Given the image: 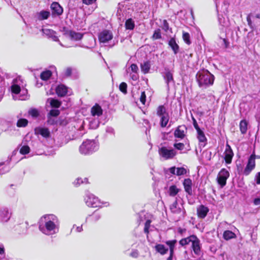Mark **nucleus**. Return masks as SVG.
Masks as SVG:
<instances>
[{
  "mask_svg": "<svg viewBox=\"0 0 260 260\" xmlns=\"http://www.w3.org/2000/svg\"><path fill=\"white\" fill-rule=\"evenodd\" d=\"M60 222L54 214H46L41 217L39 222V229L44 234L52 236L58 233Z\"/></svg>",
  "mask_w": 260,
  "mask_h": 260,
  "instance_id": "1",
  "label": "nucleus"
},
{
  "mask_svg": "<svg viewBox=\"0 0 260 260\" xmlns=\"http://www.w3.org/2000/svg\"><path fill=\"white\" fill-rule=\"evenodd\" d=\"M26 82L21 76H18L14 79L11 86V92L13 99L19 100H26L29 98L27 89L26 88Z\"/></svg>",
  "mask_w": 260,
  "mask_h": 260,
  "instance_id": "2",
  "label": "nucleus"
},
{
  "mask_svg": "<svg viewBox=\"0 0 260 260\" xmlns=\"http://www.w3.org/2000/svg\"><path fill=\"white\" fill-rule=\"evenodd\" d=\"M196 79L200 87L206 88L213 84L214 77L208 70H203L197 73Z\"/></svg>",
  "mask_w": 260,
  "mask_h": 260,
  "instance_id": "3",
  "label": "nucleus"
},
{
  "mask_svg": "<svg viewBox=\"0 0 260 260\" xmlns=\"http://www.w3.org/2000/svg\"><path fill=\"white\" fill-rule=\"evenodd\" d=\"M99 149L98 142L94 140H86L84 141L79 147L80 153L87 155L92 153Z\"/></svg>",
  "mask_w": 260,
  "mask_h": 260,
  "instance_id": "4",
  "label": "nucleus"
},
{
  "mask_svg": "<svg viewBox=\"0 0 260 260\" xmlns=\"http://www.w3.org/2000/svg\"><path fill=\"white\" fill-rule=\"evenodd\" d=\"M84 201L87 206L92 208L108 207L110 205L109 202H101L98 198L90 193H86Z\"/></svg>",
  "mask_w": 260,
  "mask_h": 260,
  "instance_id": "5",
  "label": "nucleus"
},
{
  "mask_svg": "<svg viewBox=\"0 0 260 260\" xmlns=\"http://www.w3.org/2000/svg\"><path fill=\"white\" fill-rule=\"evenodd\" d=\"M156 115L160 118V126L166 127L169 122L170 116L167 109L164 105H160L157 108Z\"/></svg>",
  "mask_w": 260,
  "mask_h": 260,
  "instance_id": "6",
  "label": "nucleus"
},
{
  "mask_svg": "<svg viewBox=\"0 0 260 260\" xmlns=\"http://www.w3.org/2000/svg\"><path fill=\"white\" fill-rule=\"evenodd\" d=\"M159 155L166 160L171 159L176 155L177 152L173 148L168 149L165 146L161 147L158 149Z\"/></svg>",
  "mask_w": 260,
  "mask_h": 260,
  "instance_id": "7",
  "label": "nucleus"
},
{
  "mask_svg": "<svg viewBox=\"0 0 260 260\" xmlns=\"http://www.w3.org/2000/svg\"><path fill=\"white\" fill-rule=\"evenodd\" d=\"M230 176V173L225 169H222L219 172L217 176L218 183L221 186L225 185L226 180Z\"/></svg>",
  "mask_w": 260,
  "mask_h": 260,
  "instance_id": "8",
  "label": "nucleus"
},
{
  "mask_svg": "<svg viewBox=\"0 0 260 260\" xmlns=\"http://www.w3.org/2000/svg\"><path fill=\"white\" fill-rule=\"evenodd\" d=\"M11 217V213L8 208L2 207L0 208V222H8Z\"/></svg>",
  "mask_w": 260,
  "mask_h": 260,
  "instance_id": "9",
  "label": "nucleus"
},
{
  "mask_svg": "<svg viewBox=\"0 0 260 260\" xmlns=\"http://www.w3.org/2000/svg\"><path fill=\"white\" fill-rule=\"evenodd\" d=\"M255 156L254 154H251L249 157L247 164L244 170L243 173L245 175H248L253 170L255 166Z\"/></svg>",
  "mask_w": 260,
  "mask_h": 260,
  "instance_id": "10",
  "label": "nucleus"
},
{
  "mask_svg": "<svg viewBox=\"0 0 260 260\" xmlns=\"http://www.w3.org/2000/svg\"><path fill=\"white\" fill-rule=\"evenodd\" d=\"M113 38L112 32L108 30H104L99 35V39L101 43H107Z\"/></svg>",
  "mask_w": 260,
  "mask_h": 260,
  "instance_id": "11",
  "label": "nucleus"
},
{
  "mask_svg": "<svg viewBox=\"0 0 260 260\" xmlns=\"http://www.w3.org/2000/svg\"><path fill=\"white\" fill-rule=\"evenodd\" d=\"M43 34L48 38L51 39L53 41L59 42L58 37L56 36V32L52 29L49 28H42Z\"/></svg>",
  "mask_w": 260,
  "mask_h": 260,
  "instance_id": "12",
  "label": "nucleus"
},
{
  "mask_svg": "<svg viewBox=\"0 0 260 260\" xmlns=\"http://www.w3.org/2000/svg\"><path fill=\"white\" fill-rule=\"evenodd\" d=\"M36 135H40L45 138H48L50 137V132L48 128L43 127H37L35 129Z\"/></svg>",
  "mask_w": 260,
  "mask_h": 260,
  "instance_id": "13",
  "label": "nucleus"
},
{
  "mask_svg": "<svg viewBox=\"0 0 260 260\" xmlns=\"http://www.w3.org/2000/svg\"><path fill=\"white\" fill-rule=\"evenodd\" d=\"M234 155L232 149L229 145H226L225 150L224 151V159L227 164H230L232 162V160Z\"/></svg>",
  "mask_w": 260,
  "mask_h": 260,
  "instance_id": "14",
  "label": "nucleus"
},
{
  "mask_svg": "<svg viewBox=\"0 0 260 260\" xmlns=\"http://www.w3.org/2000/svg\"><path fill=\"white\" fill-rule=\"evenodd\" d=\"M194 240L191 243L192 250L195 254L200 255L201 253L200 241L197 236H196V239Z\"/></svg>",
  "mask_w": 260,
  "mask_h": 260,
  "instance_id": "15",
  "label": "nucleus"
},
{
  "mask_svg": "<svg viewBox=\"0 0 260 260\" xmlns=\"http://www.w3.org/2000/svg\"><path fill=\"white\" fill-rule=\"evenodd\" d=\"M197 132V138L201 144H200V147H204L206 144L207 139L205 135L204 132L201 129H198Z\"/></svg>",
  "mask_w": 260,
  "mask_h": 260,
  "instance_id": "16",
  "label": "nucleus"
},
{
  "mask_svg": "<svg viewBox=\"0 0 260 260\" xmlns=\"http://www.w3.org/2000/svg\"><path fill=\"white\" fill-rule=\"evenodd\" d=\"M67 37L73 41H79L82 39L83 35L80 32H77L75 31L70 30L66 33Z\"/></svg>",
  "mask_w": 260,
  "mask_h": 260,
  "instance_id": "17",
  "label": "nucleus"
},
{
  "mask_svg": "<svg viewBox=\"0 0 260 260\" xmlns=\"http://www.w3.org/2000/svg\"><path fill=\"white\" fill-rule=\"evenodd\" d=\"M103 109L102 107L98 104H96L91 109V115L94 117L98 118L103 114Z\"/></svg>",
  "mask_w": 260,
  "mask_h": 260,
  "instance_id": "18",
  "label": "nucleus"
},
{
  "mask_svg": "<svg viewBox=\"0 0 260 260\" xmlns=\"http://www.w3.org/2000/svg\"><path fill=\"white\" fill-rule=\"evenodd\" d=\"M52 13L53 15H60L63 12V9L60 5L56 2L53 3L51 5Z\"/></svg>",
  "mask_w": 260,
  "mask_h": 260,
  "instance_id": "19",
  "label": "nucleus"
},
{
  "mask_svg": "<svg viewBox=\"0 0 260 260\" xmlns=\"http://www.w3.org/2000/svg\"><path fill=\"white\" fill-rule=\"evenodd\" d=\"M177 243L176 240L167 241L166 243L169 246L170 249V256L167 258V260H172L174 254V251L175 245Z\"/></svg>",
  "mask_w": 260,
  "mask_h": 260,
  "instance_id": "20",
  "label": "nucleus"
},
{
  "mask_svg": "<svg viewBox=\"0 0 260 260\" xmlns=\"http://www.w3.org/2000/svg\"><path fill=\"white\" fill-rule=\"evenodd\" d=\"M208 212V208L203 205H200L197 208V214L198 217L200 218H204Z\"/></svg>",
  "mask_w": 260,
  "mask_h": 260,
  "instance_id": "21",
  "label": "nucleus"
},
{
  "mask_svg": "<svg viewBox=\"0 0 260 260\" xmlns=\"http://www.w3.org/2000/svg\"><path fill=\"white\" fill-rule=\"evenodd\" d=\"M185 191L190 196L192 194V181L189 178L185 179L183 181Z\"/></svg>",
  "mask_w": 260,
  "mask_h": 260,
  "instance_id": "22",
  "label": "nucleus"
},
{
  "mask_svg": "<svg viewBox=\"0 0 260 260\" xmlns=\"http://www.w3.org/2000/svg\"><path fill=\"white\" fill-rule=\"evenodd\" d=\"M186 128L185 126H179L175 131L174 136L176 138L183 139L185 136Z\"/></svg>",
  "mask_w": 260,
  "mask_h": 260,
  "instance_id": "23",
  "label": "nucleus"
},
{
  "mask_svg": "<svg viewBox=\"0 0 260 260\" xmlns=\"http://www.w3.org/2000/svg\"><path fill=\"white\" fill-rule=\"evenodd\" d=\"M170 209L171 211L174 214H181V213H183V211H182L181 208L178 206L176 200H175L170 205Z\"/></svg>",
  "mask_w": 260,
  "mask_h": 260,
  "instance_id": "24",
  "label": "nucleus"
},
{
  "mask_svg": "<svg viewBox=\"0 0 260 260\" xmlns=\"http://www.w3.org/2000/svg\"><path fill=\"white\" fill-rule=\"evenodd\" d=\"M67 91V87L63 85H59L56 88V92L59 96H65Z\"/></svg>",
  "mask_w": 260,
  "mask_h": 260,
  "instance_id": "25",
  "label": "nucleus"
},
{
  "mask_svg": "<svg viewBox=\"0 0 260 260\" xmlns=\"http://www.w3.org/2000/svg\"><path fill=\"white\" fill-rule=\"evenodd\" d=\"M166 72L164 74V79L166 81V83L167 84V86L169 87V83L171 82H174L173 77V73L171 72L170 70H165Z\"/></svg>",
  "mask_w": 260,
  "mask_h": 260,
  "instance_id": "26",
  "label": "nucleus"
},
{
  "mask_svg": "<svg viewBox=\"0 0 260 260\" xmlns=\"http://www.w3.org/2000/svg\"><path fill=\"white\" fill-rule=\"evenodd\" d=\"M169 45L173 50L174 54H176L178 52L179 47L176 43L175 38H171V39L169 41Z\"/></svg>",
  "mask_w": 260,
  "mask_h": 260,
  "instance_id": "27",
  "label": "nucleus"
},
{
  "mask_svg": "<svg viewBox=\"0 0 260 260\" xmlns=\"http://www.w3.org/2000/svg\"><path fill=\"white\" fill-rule=\"evenodd\" d=\"M196 236L193 235L187 238L182 239L181 240H180L179 244L181 246H184L189 244L190 243H191L193 240H194V239H196Z\"/></svg>",
  "mask_w": 260,
  "mask_h": 260,
  "instance_id": "28",
  "label": "nucleus"
},
{
  "mask_svg": "<svg viewBox=\"0 0 260 260\" xmlns=\"http://www.w3.org/2000/svg\"><path fill=\"white\" fill-rule=\"evenodd\" d=\"M155 250L159 253L161 255L166 254L168 251V248L166 247L164 245L158 244L155 246Z\"/></svg>",
  "mask_w": 260,
  "mask_h": 260,
  "instance_id": "29",
  "label": "nucleus"
},
{
  "mask_svg": "<svg viewBox=\"0 0 260 260\" xmlns=\"http://www.w3.org/2000/svg\"><path fill=\"white\" fill-rule=\"evenodd\" d=\"M50 16V12L46 11H42L37 14L38 19L43 20L47 19Z\"/></svg>",
  "mask_w": 260,
  "mask_h": 260,
  "instance_id": "30",
  "label": "nucleus"
},
{
  "mask_svg": "<svg viewBox=\"0 0 260 260\" xmlns=\"http://www.w3.org/2000/svg\"><path fill=\"white\" fill-rule=\"evenodd\" d=\"M236 237V234L234 233L229 230L224 231L223 234V237L226 240L235 238Z\"/></svg>",
  "mask_w": 260,
  "mask_h": 260,
  "instance_id": "31",
  "label": "nucleus"
},
{
  "mask_svg": "<svg viewBox=\"0 0 260 260\" xmlns=\"http://www.w3.org/2000/svg\"><path fill=\"white\" fill-rule=\"evenodd\" d=\"M248 123L246 120H242L240 122V129L242 134H245L247 130Z\"/></svg>",
  "mask_w": 260,
  "mask_h": 260,
  "instance_id": "32",
  "label": "nucleus"
},
{
  "mask_svg": "<svg viewBox=\"0 0 260 260\" xmlns=\"http://www.w3.org/2000/svg\"><path fill=\"white\" fill-rule=\"evenodd\" d=\"M47 102L53 108H59L61 105V102L57 100L49 98L47 99Z\"/></svg>",
  "mask_w": 260,
  "mask_h": 260,
  "instance_id": "33",
  "label": "nucleus"
},
{
  "mask_svg": "<svg viewBox=\"0 0 260 260\" xmlns=\"http://www.w3.org/2000/svg\"><path fill=\"white\" fill-rule=\"evenodd\" d=\"M141 71L144 74L147 73L150 68V64L149 62L145 61L141 64Z\"/></svg>",
  "mask_w": 260,
  "mask_h": 260,
  "instance_id": "34",
  "label": "nucleus"
},
{
  "mask_svg": "<svg viewBox=\"0 0 260 260\" xmlns=\"http://www.w3.org/2000/svg\"><path fill=\"white\" fill-rule=\"evenodd\" d=\"M135 22L132 18L126 20L125 26L126 29L133 30L135 27Z\"/></svg>",
  "mask_w": 260,
  "mask_h": 260,
  "instance_id": "35",
  "label": "nucleus"
},
{
  "mask_svg": "<svg viewBox=\"0 0 260 260\" xmlns=\"http://www.w3.org/2000/svg\"><path fill=\"white\" fill-rule=\"evenodd\" d=\"M52 73L49 70H47L43 72L41 75L40 77L41 79L43 80L46 81L49 79V78L51 76Z\"/></svg>",
  "mask_w": 260,
  "mask_h": 260,
  "instance_id": "36",
  "label": "nucleus"
},
{
  "mask_svg": "<svg viewBox=\"0 0 260 260\" xmlns=\"http://www.w3.org/2000/svg\"><path fill=\"white\" fill-rule=\"evenodd\" d=\"M20 234H25L27 231V225L26 223L21 224L17 228Z\"/></svg>",
  "mask_w": 260,
  "mask_h": 260,
  "instance_id": "37",
  "label": "nucleus"
},
{
  "mask_svg": "<svg viewBox=\"0 0 260 260\" xmlns=\"http://www.w3.org/2000/svg\"><path fill=\"white\" fill-rule=\"evenodd\" d=\"M100 124V121L98 118H95L89 122V127L91 129H96Z\"/></svg>",
  "mask_w": 260,
  "mask_h": 260,
  "instance_id": "38",
  "label": "nucleus"
},
{
  "mask_svg": "<svg viewBox=\"0 0 260 260\" xmlns=\"http://www.w3.org/2000/svg\"><path fill=\"white\" fill-rule=\"evenodd\" d=\"M90 216L91 217V220L92 221L96 222L101 219L102 214L95 211L91 215H90Z\"/></svg>",
  "mask_w": 260,
  "mask_h": 260,
  "instance_id": "39",
  "label": "nucleus"
},
{
  "mask_svg": "<svg viewBox=\"0 0 260 260\" xmlns=\"http://www.w3.org/2000/svg\"><path fill=\"white\" fill-rule=\"evenodd\" d=\"M28 121L24 118L19 119L17 122V126L18 127H25L27 125Z\"/></svg>",
  "mask_w": 260,
  "mask_h": 260,
  "instance_id": "40",
  "label": "nucleus"
},
{
  "mask_svg": "<svg viewBox=\"0 0 260 260\" xmlns=\"http://www.w3.org/2000/svg\"><path fill=\"white\" fill-rule=\"evenodd\" d=\"M178 192V189L175 185L171 186L169 188V194L171 196H175Z\"/></svg>",
  "mask_w": 260,
  "mask_h": 260,
  "instance_id": "41",
  "label": "nucleus"
},
{
  "mask_svg": "<svg viewBox=\"0 0 260 260\" xmlns=\"http://www.w3.org/2000/svg\"><path fill=\"white\" fill-rule=\"evenodd\" d=\"M28 114L33 118H37L39 115V112L37 109L32 108L28 111Z\"/></svg>",
  "mask_w": 260,
  "mask_h": 260,
  "instance_id": "42",
  "label": "nucleus"
},
{
  "mask_svg": "<svg viewBox=\"0 0 260 260\" xmlns=\"http://www.w3.org/2000/svg\"><path fill=\"white\" fill-rule=\"evenodd\" d=\"M29 152H30V148L27 145L22 146L20 149V153L23 155L27 154Z\"/></svg>",
  "mask_w": 260,
  "mask_h": 260,
  "instance_id": "43",
  "label": "nucleus"
},
{
  "mask_svg": "<svg viewBox=\"0 0 260 260\" xmlns=\"http://www.w3.org/2000/svg\"><path fill=\"white\" fill-rule=\"evenodd\" d=\"M187 171L183 167L177 168H176V175L181 176L186 174Z\"/></svg>",
  "mask_w": 260,
  "mask_h": 260,
  "instance_id": "44",
  "label": "nucleus"
},
{
  "mask_svg": "<svg viewBox=\"0 0 260 260\" xmlns=\"http://www.w3.org/2000/svg\"><path fill=\"white\" fill-rule=\"evenodd\" d=\"M182 37L184 41L187 44L189 45L190 44L191 42L190 41V35L188 32H183Z\"/></svg>",
  "mask_w": 260,
  "mask_h": 260,
  "instance_id": "45",
  "label": "nucleus"
},
{
  "mask_svg": "<svg viewBox=\"0 0 260 260\" xmlns=\"http://www.w3.org/2000/svg\"><path fill=\"white\" fill-rule=\"evenodd\" d=\"M87 183V178H84V180L81 178H78L77 179H76V180H75L74 183L75 185H79L80 184H81V183Z\"/></svg>",
  "mask_w": 260,
  "mask_h": 260,
  "instance_id": "46",
  "label": "nucleus"
},
{
  "mask_svg": "<svg viewBox=\"0 0 260 260\" xmlns=\"http://www.w3.org/2000/svg\"><path fill=\"white\" fill-rule=\"evenodd\" d=\"M152 38L154 39H159L161 38L160 30L159 29H157L154 31Z\"/></svg>",
  "mask_w": 260,
  "mask_h": 260,
  "instance_id": "47",
  "label": "nucleus"
},
{
  "mask_svg": "<svg viewBox=\"0 0 260 260\" xmlns=\"http://www.w3.org/2000/svg\"><path fill=\"white\" fill-rule=\"evenodd\" d=\"M119 89L123 93H127V84L125 82H122L119 85Z\"/></svg>",
  "mask_w": 260,
  "mask_h": 260,
  "instance_id": "48",
  "label": "nucleus"
},
{
  "mask_svg": "<svg viewBox=\"0 0 260 260\" xmlns=\"http://www.w3.org/2000/svg\"><path fill=\"white\" fill-rule=\"evenodd\" d=\"M60 112L58 110L52 109L50 111L48 115L52 117H56L59 114Z\"/></svg>",
  "mask_w": 260,
  "mask_h": 260,
  "instance_id": "49",
  "label": "nucleus"
},
{
  "mask_svg": "<svg viewBox=\"0 0 260 260\" xmlns=\"http://www.w3.org/2000/svg\"><path fill=\"white\" fill-rule=\"evenodd\" d=\"M4 162H1L0 163V168L4 165ZM9 171V167H4L2 168V169L0 168V175L6 173V172H8Z\"/></svg>",
  "mask_w": 260,
  "mask_h": 260,
  "instance_id": "50",
  "label": "nucleus"
},
{
  "mask_svg": "<svg viewBox=\"0 0 260 260\" xmlns=\"http://www.w3.org/2000/svg\"><path fill=\"white\" fill-rule=\"evenodd\" d=\"M150 223L151 221L150 220H147L145 223V227H144V232L146 234H148L149 233V229L150 226Z\"/></svg>",
  "mask_w": 260,
  "mask_h": 260,
  "instance_id": "51",
  "label": "nucleus"
},
{
  "mask_svg": "<svg viewBox=\"0 0 260 260\" xmlns=\"http://www.w3.org/2000/svg\"><path fill=\"white\" fill-rule=\"evenodd\" d=\"M174 147L178 150H182L184 148V145L182 143H175L174 144Z\"/></svg>",
  "mask_w": 260,
  "mask_h": 260,
  "instance_id": "52",
  "label": "nucleus"
},
{
  "mask_svg": "<svg viewBox=\"0 0 260 260\" xmlns=\"http://www.w3.org/2000/svg\"><path fill=\"white\" fill-rule=\"evenodd\" d=\"M146 98V96L145 91L142 92L140 98V101L143 105H145V104Z\"/></svg>",
  "mask_w": 260,
  "mask_h": 260,
  "instance_id": "53",
  "label": "nucleus"
},
{
  "mask_svg": "<svg viewBox=\"0 0 260 260\" xmlns=\"http://www.w3.org/2000/svg\"><path fill=\"white\" fill-rule=\"evenodd\" d=\"M162 28L166 32H167L169 29V24L166 20H163Z\"/></svg>",
  "mask_w": 260,
  "mask_h": 260,
  "instance_id": "54",
  "label": "nucleus"
},
{
  "mask_svg": "<svg viewBox=\"0 0 260 260\" xmlns=\"http://www.w3.org/2000/svg\"><path fill=\"white\" fill-rule=\"evenodd\" d=\"M55 122L56 121H55V119L53 118H52V116H50L49 115L47 116V122L48 124L53 125L55 124Z\"/></svg>",
  "mask_w": 260,
  "mask_h": 260,
  "instance_id": "55",
  "label": "nucleus"
},
{
  "mask_svg": "<svg viewBox=\"0 0 260 260\" xmlns=\"http://www.w3.org/2000/svg\"><path fill=\"white\" fill-rule=\"evenodd\" d=\"M221 40V45L224 46V48H227L229 47V43L225 38H220Z\"/></svg>",
  "mask_w": 260,
  "mask_h": 260,
  "instance_id": "56",
  "label": "nucleus"
},
{
  "mask_svg": "<svg viewBox=\"0 0 260 260\" xmlns=\"http://www.w3.org/2000/svg\"><path fill=\"white\" fill-rule=\"evenodd\" d=\"M130 68H131V71L134 73H137L138 71V68L137 66L134 63L131 64Z\"/></svg>",
  "mask_w": 260,
  "mask_h": 260,
  "instance_id": "57",
  "label": "nucleus"
},
{
  "mask_svg": "<svg viewBox=\"0 0 260 260\" xmlns=\"http://www.w3.org/2000/svg\"><path fill=\"white\" fill-rule=\"evenodd\" d=\"M176 168L175 167H172L167 171V172H169L170 173L173 175H176Z\"/></svg>",
  "mask_w": 260,
  "mask_h": 260,
  "instance_id": "58",
  "label": "nucleus"
},
{
  "mask_svg": "<svg viewBox=\"0 0 260 260\" xmlns=\"http://www.w3.org/2000/svg\"><path fill=\"white\" fill-rule=\"evenodd\" d=\"M139 255V252L137 250H133L130 254V256L134 258L138 257Z\"/></svg>",
  "mask_w": 260,
  "mask_h": 260,
  "instance_id": "59",
  "label": "nucleus"
},
{
  "mask_svg": "<svg viewBox=\"0 0 260 260\" xmlns=\"http://www.w3.org/2000/svg\"><path fill=\"white\" fill-rule=\"evenodd\" d=\"M75 227H76L75 231L77 233L81 232L83 231L82 225L76 226V225L74 224L73 226V228L71 230V231L73 230Z\"/></svg>",
  "mask_w": 260,
  "mask_h": 260,
  "instance_id": "60",
  "label": "nucleus"
},
{
  "mask_svg": "<svg viewBox=\"0 0 260 260\" xmlns=\"http://www.w3.org/2000/svg\"><path fill=\"white\" fill-rule=\"evenodd\" d=\"M254 180L257 184H260V172L255 174Z\"/></svg>",
  "mask_w": 260,
  "mask_h": 260,
  "instance_id": "61",
  "label": "nucleus"
},
{
  "mask_svg": "<svg viewBox=\"0 0 260 260\" xmlns=\"http://www.w3.org/2000/svg\"><path fill=\"white\" fill-rule=\"evenodd\" d=\"M106 131L107 133L111 134V135H114L115 134V131L114 128L112 127L109 126L106 128Z\"/></svg>",
  "mask_w": 260,
  "mask_h": 260,
  "instance_id": "62",
  "label": "nucleus"
},
{
  "mask_svg": "<svg viewBox=\"0 0 260 260\" xmlns=\"http://www.w3.org/2000/svg\"><path fill=\"white\" fill-rule=\"evenodd\" d=\"M192 123H193V126L195 128V129L197 131L198 129H201L198 124V123H197V120H196V119L193 117L192 116Z\"/></svg>",
  "mask_w": 260,
  "mask_h": 260,
  "instance_id": "63",
  "label": "nucleus"
},
{
  "mask_svg": "<svg viewBox=\"0 0 260 260\" xmlns=\"http://www.w3.org/2000/svg\"><path fill=\"white\" fill-rule=\"evenodd\" d=\"M253 204L256 206L260 205V197H257L253 200Z\"/></svg>",
  "mask_w": 260,
  "mask_h": 260,
  "instance_id": "64",
  "label": "nucleus"
}]
</instances>
